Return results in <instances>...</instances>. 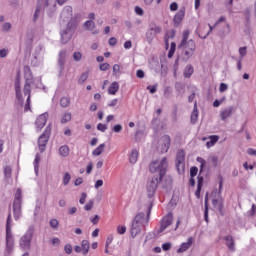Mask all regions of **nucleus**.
<instances>
[{"mask_svg": "<svg viewBox=\"0 0 256 256\" xmlns=\"http://www.w3.org/2000/svg\"><path fill=\"white\" fill-rule=\"evenodd\" d=\"M65 23H67L66 28L61 31V41L64 44L71 41L75 29H77V16H73L71 6L64 7L60 14V25H65Z\"/></svg>", "mask_w": 256, "mask_h": 256, "instance_id": "f257e3e1", "label": "nucleus"}, {"mask_svg": "<svg viewBox=\"0 0 256 256\" xmlns=\"http://www.w3.org/2000/svg\"><path fill=\"white\" fill-rule=\"evenodd\" d=\"M179 49L182 51V59L183 61H188L195 55V51H197V44L193 41V39H189V31L186 30L183 32L182 40L179 45Z\"/></svg>", "mask_w": 256, "mask_h": 256, "instance_id": "f03ea898", "label": "nucleus"}, {"mask_svg": "<svg viewBox=\"0 0 256 256\" xmlns=\"http://www.w3.org/2000/svg\"><path fill=\"white\" fill-rule=\"evenodd\" d=\"M44 7L50 17H53V13L57 11V4L53 0H38V6L33 15V21H37L41 17V9Z\"/></svg>", "mask_w": 256, "mask_h": 256, "instance_id": "7ed1b4c3", "label": "nucleus"}, {"mask_svg": "<svg viewBox=\"0 0 256 256\" xmlns=\"http://www.w3.org/2000/svg\"><path fill=\"white\" fill-rule=\"evenodd\" d=\"M11 214L8 215L6 221V236H5V252L8 255H11L13 251H15V236L13 235V231L11 228Z\"/></svg>", "mask_w": 256, "mask_h": 256, "instance_id": "20e7f679", "label": "nucleus"}, {"mask_svg": "<svg viewBox=\"0 0 256 256\" xmlns=\"http://www.w3.org/2000/svg\"><path fill=\"white\" fill-rule=\"evenodd\" d=\"M24 77L26 79L24 95H28L24 111H31V83H33V77L31 76V68L29 66L24 67Z\"/></svg>", "mask_w": 256, "mask_h": 256, "instance_id": "39448f33", "label": "nucleus"}, {"mask_svg": "<svg viewBox=\"0 0 256 256\" xmlns=\"http://www.w3.org/2000/svg\"><path fill=\"white\" fill-rule=\"evenodd\" d=\"M168 166L169 163L167 162V158L163 157L151 162L150 171L151 173L159 174V181H163V177H165V174L167 173Z\"/></svg>", "mask_w": 256, "mask_h": 256, "instance_id": "423d86ee", "label": "nucleus"}, {"mask_svg": "<svg viewBox=\"0 0 256 256\" xmlns=\"http://www.w3.org/2000/svg\"><path fill=\"white\" fill-rule=\"evenodd\" d=\"M22 205H23V192L20 188L16 189L14 194V201H13V215L15 221H19L22 215Z\"/></svg>", "mask_w": 256, "mask_h": 256, "instance_id": "0eeeda50", "label": "nucleus"}, {"mask_svg": "<svg viewBox=\"0 0 256 256\" xmlns=\"http://www.w3.org/2000/svg\"><path fill=\"white\" fill-rule=\"evenodd\" d=\"M223 190V180L219 181V189H215L212 194V205L219 213H223V198L221 197V191Z\"/></svg>", "mask_w": 256, "mask_h": 256, "instance_id": "6e6552de", "label": "nucleus"}, {"mask_svg": "<svg viewBox=\"0 0 256 256\" xmlns=\"http://www.w3.org/2000/svg\"><path fill=\"white\" fill-rule=\"evenodd\" d=\"M33 233H35V228L30 226L26 233L19 240V247L23 251L31 249V240L33 239Z\"/></svg>", "mask_w": 256, "mask_h": 256, "instance_id": "1a4fd4ad", "label": "nucleus"}, {"mask_svg": "<svg viewBox=\"0 0 256 256\" xmlns=\"http://www.w3.org/2000/svg\"><path fill=\"white\" fill-rule=\"evenodd\" d=\"M67 57H69L67 50H61L58 54V69L60 77H63V75L67 77L69 75V68L65 71Z\"/></svg>", "mask_w": 256, "mask_h": 256, "instance_id": "9d476101", "label": "nucleus"}, {"mask_svg": "<svg viewBox=\"0 0 256 256\" xmlns=\"http://www.w3.org/2000/svg\"><path fill=\"white\" fill-rule=\"evenodd\" d=\"M51 135V128L47 127L45 132L38 138V149L40 153H43L49 142V136Z\"/></svg>", "mask_w": 256, "mask_h": 256, "instance_id": "9b49d317", "label": "nucleus"}, {"mask_svg": "<svg viewBox=\"0 0 256 256\" xmlns=\"http://www.w3.org/2000/svg\"><path fill=\"white\" fill-rule=\"evenodd\" d=\"M159 178L153 177L152 179L147 181L146 184V193L148 197H153L155 195V191H157V185H159Z\"/></svg>", "mask_w": 256, "mask_h": 256, "instance_id": "f8f14e48", "label": "nucleus"}, {"mask_svg": "<svg viewBox=\"0 0 256 256\" xmlns=\"http://www.w3.org/2000/svg\"><path fill=\"white\" fill-rule=\"evenodd\" d=\"M159 33H161V27L157 26L156 24L150 25L148 31L146 32L147 42L153 43V39H155Z\"/></svg>", "mask_w": 256, "mask_h": 256, "instance_id": "ddd939ff", "label": "nucleus"}, {"mask_svg": "<svg viewBox=\"0 0 256 256\" xmlns=\"http://www.w3.org/2000/svg\"><path fill=\"white\" fill-rule=\"evenodd\" d=\"M176 168L178 173L185 171V151L180 150L176 155Z\"/></svg>", "mask_w": 256, "mask_h": 256, "instance_id": "4468645a", "label": "nucleus"}, {"mask_svg": "<svg viewBox=\"0 0 256 256\" xmlns=\"http://www.w3.org/2000/svg\"><path fill=\"white\" fill-rule=\"evenodd\" d=\"M171 223H173V215L168 214L162 219L160 228L157 230V233H163V231H165V229H167Z\"/></svg>", "mask_w": 256, "mask_h": 256, "instance_id": "2eb2a0df", "label": "nucleus"}, {"mask_svg": "<svg viewBox=\"0 0 256 256\" xmlns=\"http://www.w3.org/2000/svg\"><path fill=\"white\" fill-rule=\"evenodd\" d=\"M47 119H49L48 113H43L36 119L35 125L38 131H41L43 127H45V124L47 123Z\"/></svg>", "mask_w": 256, "mask_h": 256, "instance_id": "dca6fc26", "label": "nucleus"}, {"mask_svg": "<svg viewBox=\"0 0 256 256\" xmlns=\"http://www.w3.org/2000/svg\"><path fill=\"white\" fill-rule=\"evenodd\" d=\"M148 221L149 220L147 219V217L145 216V213H143V212L138 213L133 220L134 223L141 225L142 227H145V225H147Z\"/></svg>", "mask_w": 256, "mask_h": 256, "instance_id": "f3484780", "label": "nucleus"}, {"mask_svg": "<svg viewBox=\"0 0 256 256\" xmlns=\"http://www.w3.org/2000/svg\"><path fill=\"white\" fill-rule=\"evenodd\" d=\"M233 115V106H229L227 108H224L220 112V119L221 121H225L229 119Z\"/></svg>", "mask_w": 256, "mask_h": 256, "instance_id": "a211bd4d", "label": "nucleus"}, {"mask_svg": "<svg viewBox=\"0 0 256 256\" xmlns=\"http://www.w3.org/2000/svg\"><path fill=\"white\" fill-rule=\"evenodd\" d=\"M193 241H194L193 237H189L187 239V242H183L180 245V248L177 250V253H185V251L191 248V245H193Z\"/></svg>", "mask_w": 256, "mask_h": 256, "instance_id": "6ab92c4d", "label": "nucleus"}, {"mask_svg": "<svg viewBox=\"0 0 256 256\" xmlns=\"http://www.w3.org/2000/svg\"><path fill=\"white\" fill-rule=\"evenodd\" d=\"M84 27L86 31H92V35L99 34V30H95V22L93 20H87L84 23Z\"/></svg>", "mask_w": 256, "mask_h": 256, "instance_id": "aec40b11", "label": "nucleus"}, {"mask_svg": "<svg viewBox=\"0 0 256 256\" xmlns=\"http://www.w3.org/2000/svg\"><path fill=\"white\" fill-rule=\"evenodd\" d=\"M161 142L163 143L162 153H167V151H169V147H171V137L165 135L161 138Z\"/></svg>", "mask_w": 256, "mask_h": 256, "instance_id": "412c9836", "label": "nucleus"}, {"mask_svg": "<svg viewBox=\"0 0 256 256\" xmlns=\"http://www.w3.org/2000/svg\"><path fill=\"white\" fill-rule=\"evenodd\" d=\"M141 229H143V226L137 224V222H132L131 237L135 238L138 236L141 233Z\"/></svg>", "mask_w": 256, "mask_h": 256, "instance_id": "4be33fe9", "label": "nucleus"}, {"mask_svg": "<svg viewBox=\"0 0 256 256\" xmlns=\"http://www.w3.org/2000/svg\"><path fill=\"white\" fill-rule=\"evenodd\" d=\"M224 241L230 251H235V240L233 239V236H225Z\"/></svg>", "mask_w": 256, "mask_h": 256, "instance_id": "5701e85b", "label": "nucleus"}, {"mask_svg": "<svg viewBox=\"0 0 256 256\" xmlns=\"http://www.w3.org/2000/svg\"><path fill=\"white\" fill-rule=\"evenodd\" d=\"M183 17H185V8L180 9L178 13L174 16L175 25H179L181 21H183Z\"/></svg>", "mask_w": 256, "mask_h": 256, "instance_id": "b1692460", "label": "nucleus"}, {"mask_svg": "<svg viewBox=\"0 0 256 256\" xmlns=\"http://www.w3.org/2000/svg\"><path fill=\"white\" fill-rule=\"evenodd\" d=\"M207 139L208 141L206 142V147L207 149H211V147H213L217 143V141H219V136L212 135V136H209Z\"/></svg>", "mask_w": 256, "mask_h": 256, "instance_id": "393cba45", "label": "nucleus"}, {"mask_svg": "<svg viewBox=\"0 0 256 256\" xmlns=\"http://www.w3.org/2000/svg\"><path fill=\"white\" fill-rule=\"evenodd\" d=\"M137 159H139V151L137 149H132L129 155V161L132 165L137 163Z\"/></svg>", "mask_w": 256, "mask_h": 256, "instance_id": "a878e982", "label": "nucleus"}, {"mask_svg": "<svg viewBox=\"0 0 256 256\" xmlns=\"http://www.w3.org/2000/svg\"><path fill=\"white\" fill-rule=\"evenodd\" d=\"M198 119H199V110H197V102H195L194 109L191 113L190 121H191V123L195 124V123H197Z\"/></svg>", "mask_w": 256, "mask_h": 256, "instance_id": "bb28decb", "label": "nucleus"}, {"mask_svg": "<svg viewBox=\"0 0 256 256\" xmlns=\"http://www.w3.org/2000/svg\"><path fill=\"white\" fill-rule=\"evenodd\" d=\"M15 91H16V97L20 103H23V94H21V83H19V80L15 83Z\"/></svg>", "mask_w": 256, "mask_h": 256, "instance_id": "cd10ccee", "label": "nucleus"}, {"mask_svg": "<svg viewBox=\"0 0 256 256\" xmlns=\"http://www.w3.org/2000/svg\"><path fill=\"white\" fill-rule=\"evenodd\" d=\"M117 91H119V83L112 82L108 88L109 95H117Z\"/></svg>", "mask_w": 256, "mask_h": 256, "instance_id": "c85d7f7f", "label": "nucleus"}, {"mask_svg": "<svg viewBox=\"0 0 256 256\" xmlns=\"http://www.w3.org/2000/svg\"><path fill=\"white\" fill-rule=\"evenodd\" d=\"M81 249H82V255H87L89 253V249H90L89 240H82Z\"/></svg>", "mask_w": 256, "mask_h": 256, "instance_id": "c756f323", "label": "nucleus"}, {"mask_svg": "<svg viewBox=\"0 0 256 256\" xmlns=\"http://www.w3.org/2000/svg\"><path fill=\"white\" fill-rule=\"evenodd\" d=\"M70 149L69 146L63 145L59 148V155L61 157H69Z\"/></svg>", "mask_w": 256, "mask_h": 256, "instance_id": "7c9ffc66", "label": "nucleus"}, {"mask_svg": "<svg viewBox=\"0 0 256 256\" xmlns=\"http://www.w3.org/2000/svg\"><path fill=\"white\" fill-rule=\"evenodd\" d=\"M103 151H105V144H100L96 149L93 150L92 155L94 157H99Z\"/></svg>", "mask_w": 256, "mask_h": 256, "instance_id": "2f4dec72", "label": "nucleus"}, {"mask_svg": "<svg viewBox=\"0 0 256 256\" xmlns=\"http://www.w3.org/2000/svg\"><path fill=\"white\" fill-rule=\"evenodd\" d=\"M41 51H42L41 46H38V47L35 49V52H34V59H35L36 61H43V54H41Z\"/></svg>", "mask_w": 256, "mask_h": 256, "instance_id": "473e14b6", "label": "nucleus"}, {"mask_svg": "<svg viewBox=\"0 0 256 256\" xmlns=\"http://www.w3.org/2000/svg\"><path fill=\"white\" fill-rule=\"evenodd\" d=\"M193 72H194L193 66L187 65L184 69V77L186 79H189V77L193 75Z\"/></svg>", "mask_w": 256, "mask_h": 256, "instance_id": "72a5a7b5", "label": "nucleus"}, {"mask_svg": "<svg viewBox=\"0 0 256 256\" xmlns=\"http://www.w3.org/2000/svg\"><path fill=\"white\" fill-rule=\"evenodd\" d=\"M41 162V155L36 154L35 159H34V171L37 175L39 173V163Z\"/></svg>", "mask_w": 256, "mask_h": 256, "instance_id": "f704fd0d", "label": "nucleus"}, {"mask_svg": "<svg viewBox=\"0 0 256 256\" xmlns=\"http://www.w3.org/2000/svg\"><path fill=\"white\" fill-rule=\"evenodd\" d=\"M71 119H72L71 113L65 112L61 117V123L62 124L69 123V121H71Z\"/></svg>", "mask_w": 256, "mask_h": 256, "instance_id": "c9c22d12", "label": "nucleus"}, {"mask_svg": "<svg viewBox=\"0 0 256 256\" xmlns=\"http://www.w3.org/2000/svg\"><path fill=\"white\" fill-rule=\"evenodd\" d=\"M60 105L61 107L67 108L71 105V100L68 97H62L60 99Z\"/></svg>", "mask_w": 256, "mask_h": 256, "instance_id": "e433bc0d", "label": "nucleus"}, {"mask_svg": "<svg viewBox=\"0 0 256 256\" xmlns=\"http://www.w3.org/2000/svg\"><path fill=\"white\" fill-rule=\"evenodd\" d=\"M12 171L11 166L4 167V176L6 179H11Z\"/></svg>", "mask_w": 256, "mask_h": 256, "instance_id": "4c0bfd02", "label": "nucleus"}, {"mask_svg": "<svg viewBox=\"0 0 256 256\" xmlns=\"http://www.w3.org/2000/svg\"><path fill=\"white\" fill-rule=\"evenodd\" d=\"M116 231L118 235H125V233H127V226L118 225Z\"/></svg>", "mask_w": 256, "mask_h": 256, "instance_id": "58836bf2", "label": "nucleus"}, {"mask_svg": "<svg viewBox=\"0 0 256 256\" xmlns=\"http://www.w3.org/2000/svg\"><path fill=\"white\" fill-rule=\"evenodd\" d=\"M87 79H89V72H84V73L80 76V78H79V80H78V83H79L80 85H83V83H85V81H87Z\"/></svg>", "mask_w": 256, "mask_h": 256, "instance_id": "ea45409f", "label": "nucleus"}, {"mask_svg": "<svg viewBox=\"0 0 256 256\" xmlns=\"http://www.w3.org/2000/svg\"><path fill=\"white\" fill-rule=\"evenodd\" d=\"M72 57L74 61L79 62L81 59H83V54L79 51H76L73 53Z\"/></svg>", "mask_w": 256, "mask_h": 256, "instance_id": "a19ab883", "label": "nucleus"}, {"mask_svg": "<svg viewBox=\"0 0 256 256\" xmlns=\"http://www.w3.org/2000/svg\"><path fill=\"white\" fill-rule=\"evenodd\" d=\"M203 187V176L198 177V186H197V191L196 195H199L201 193V188Z\"/></svg>", "mask_w": 256, "mask_h": 256, "instance_id": "79ce46f5", "label": "nucleus"}, {"mask_svg": "<svg viewBox=\"0 0 256 256\" xmlns=\"http://www.w3.org/2000/svg\"><path fill=\"white\" fill-rule=\"evenodd\" d=\"M50 227H52V229H59V220L51 219L50 220Z\"/></svg>", "mask_w": 256, "mask_h": 256, "instance_id": "37998d69", "label": "nucleus"}, {"mask_svg": "<svg viewBox=\"0 0 256 256\" xmlns=\"http://www.w3.org/2000/svg\"><path fill=\"white\" fill-rule=\"evenodd\" d=\"M239 55H240V59H243V57H245L247 55V47H240L239 48Z\"/></svg>", "mask_w": 256, "mask_h": 256, "instance_id": "c03bdc74", "label": "nucleus"}, {"mask_svg": "<svg viewBox=\"0 0 256 256\" xmlns=\"http://www.w3.org/2000/svg\"><path fill=\"white\" fill-rule=\"evenodd\" d=\"M69 181H71V174L65 173L63 177V185H69Z\"/></svg>", "mask_w": 256, "mask_h": 256, "instance_id": "a18cd8bd", "label": "nucleus"}, {"mask_svg": "<svg viewBox=\"0 0 256 256\" xmlns=\"http://www.w3.org/2000/svg\"><path fill=\"white\" fill-rule=\"evenodd\" d=\"M121 73V66L119 64H115L113 66V75L117 76Z\"/></svg>", "mask_w": 256, "mask_h": 256, "instance_id": "49530a36", "label": "nucleus"}, {"mask_svg": "<svg viewBox=\"0 0 256 256\" xmlns=\"http://www.w3.org/2000/svg\"><path fill=\"white\" fill-rule=\"evenodd\" d=\"M97 129H98V131L105 133L107 131V124L99 123L97 125Z\"/></svg>", "mask_w": 256, "mask_h": 256, "instance_id": "de8ad7c7", "label": "nucleus"}, {"mask_svg": "<svg viewBox=\"0 0 256 256\" xmlns=\"http://www.w3.org/2000/svg\"><path fill=\"white\" fill-rule=\"evenodd\" d=\"M64 250L67 255H71V253H73V246H71V244H66Z\"/></svg>", "mask_w": 256, "mask_h": 256, "instance_id": "09e8293b", "label": "nucleus"}, {"mask_svg": "<svg viewBox=\"0 0 256 256\" xmlns=\"http://www.w3.org/2000/svg\"><path fill=\"white\" fill-rule=\"evenodd\" d=\"M207 201H208V198L206 196V198H205V212H204L205 221H208V215H209V206L207 205Z\"/></svg>", "mask_w": 256, "mask_h": 256, "instance_id": "8fccbe9b", "label": "nucleus"}, {"mask_svg": "<svg viewBox=\"0 0 256 256\" xmlns=\"http://www.w3.org/2000/svg\"><path fill=\"white\" fill-rule=\"evenodd\" d=\"M111 69V65L109 63L100 64V71H109Z\"/></svg>", "mask_w": 256, "mask_h": 256, "instance_id": "3c124183", "label": "nucleus"}, {"mask_svg": "<svg viewBox=\"0 0 256 256\" xmlns=\"http://www.w3.org/2000/svg\"><path fill=\"white\" fill-rule=\"evenodd\" d=\"M229 89V86L226 83H221L219 87V92L220 93H225Z\"/></svg>", "mask_w": 256, "mask_h": 256, "instance_id": "603ef678", "label": "nucleus"}, {"mask_svg": "<svg viewBox=\"0 0 256 256\" xmlns=\"http://www.w3.org/2000/svg\"><path fill=\"white\" fill-rule=\"evenodd\" d=\"M197 162L200 163V171H203V167H205L207 162L205 161V159L201 157L197 158Z\"/></svg>", "mask_w": 256, "mask_h": 256, "instance_id": "864d4df0", "label": "nucleus"}, {"mask_svg": "<svg viewBox=\"0 0 256 256\" xmlns=\"http://www.w3.org/2000/svg\"><path fill=\"white\" fill-rule=\"evenodd\" d=\"M2 31H6V32L11 31V23L9 22L4 23L2 25Z\"/></svg>", "mask_w": 256, "mask_h": 256, "instance_id": "5fc2aeb1", "label": "nucleus"}, {"mask_svg": "<svg viewBox=\"0 0 256 256\" xmlns=\"http://www.w3.org/2000/svg\"><path fill=\"white\" fill-rule=\"evenodd\" d=\"M86 200H87V193L83 192V193L81 194L80 199H79L80 205H84V203H85Z\"/></svg>", "mask_w": 256, "mask_h": 256, "instance_id": "6e6d98bb", "label": "nucleus"}, {"mask_svg": "<svg viewBox=\"0 0 256 256\" xmlns=\"http://www.w3.org/2000/svg\"><path fill=\"white\" fill-rule=\"evenodd\" d=\"M199 169L197 167H192L190 169V177H196Z\"/></svg>", "mask_w": 256, "mask_h": 256, "instance_id": "4d7b16f0", "label": "nucleus"}, {"mask_svg": "<svg viewBox=\"0 0 256 256\" xmlns=\"http://www.w3.org/2000/svg\"><path fill=\"white\" fill-rule=\"evenodd\" d=\"M113 131L114 133H121V131H123V126H121V124H117L113 127Z\"/></svg>", "mask_w": 256, "mask_h": 256, "instance_id": "13d9d810", "label": "nucleus"}, {"mask_svg": "<svg viewBox=\"0 0 256 256\" xmlns=\"http://www.w3.org/2000/svg\"><path fill=\"white\" fill-rule=\"evenodd\" d=\"M85 211H91L93 209V200H90L85 206H84Z\"/></svg>", "mask_w": 256, "mask_h": 256, "instance_id": "bf43d9fd", "label": "nucleus"}, {"mask_svg": "<svg viewBox=\"0 0 256 256\" xmlns=\"http://www.w3.org/2000/svg\"><path fill=\"white\" fill-rule=\"evenodd\" d=\"M171 247H172L171 242H167V243L162 244L163 251H169L171 249Z\"/></svg>", "mask_w": 256, "mask_h": 256, "instance_id": "052dcab7", "label": "nucleus"}, {"mask_svg": "<svg viewBox=\"0 0 256 256\" xmlns=\"http://www.w3.org/2000/svg\"><path fill=\"white\" fill-rule=\"evenodd\" d=\"M108 43L111 47H115L117 45V38L115 37H111L109 40H108Z\"/></svg>", "mask_w": 256, "mask_h": 256, "instance_id": "680f3d73", "label": "nucleus"}, {"mask_svg": "<svg viewBox=\"0 0 256 256\" xmlns=\"http://www.w3.org/2000/svg\"><path fill=\"white\" fill-rule=\"evenodd\" d=\"M91 171H93V162L88 163V165L86 167L87 175H91Z\"/></svg>", "mask_w": 256, "mask_h": 256, "instance_id": "e2e57ef3", "label": "nucleus"}, {"mask_svg": "<svg viewBox=\"0 0 256 256\" xmlns=\"http://www.w3.org/2000/svg\"><path fill=\"white\" fill-rule=\"evenodd\" d=\"M147 90L150 91V93L153 95L154 93H157V85L148 86Z\"/></svg>", "mask_w": 256, "mask_h": 256, "instance_id": "0e129e2a", "label": "nucleus"}, {"mask_svg": "<svg viewBox=\"0 0 256 256\" xmlns=\"http://www.w3.org/2000/svg\"><path fill=\"white\" fill-rule=\"evenodd\" d=\"M177 9H179V5L177 4V2H173L170 4V11H177Z\"/></svg>", "mask_w": 256, "mask_h": 256, "instance_id": "69168bd1", "label": "nucleus"}, {"mask_svg": "<svg viewBox=\"0 0 256 256\" xmlns=\"http://www.w3.org/2000/svg\"><path fill=\"white\" fill-rule=\"evenodd\" d=\"M100 187H103V180H97L94 184L95 189H99Z\"/></svg>", "mask_w": 256, "mask_h": 256, "instance_id": "338daca9", "label": "nucleus"}, {"mask_svg": "<svg viewBox=\"0 0 256 256\" xmlns=\"http://www.w3.org/2000/svg\"><path fill=\"white\" fill-rule=\"evenodd\" d=\"M135 13H136V15H143V8L136 6Z\"/></svg>", "mask_w": 256, "mask_h": 256, "instance_id": "774afa93", "label": "nucleus"}]
</instances>
